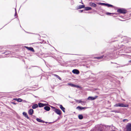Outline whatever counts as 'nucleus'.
<instances>
[{"label": "nucleus", "instance_id": "1", "mask_svg": "<svg viewBox=\"0 0 131 131\" xmlns=\"http://www.w3.org/2000/svg\"><path fill=\"white\" fill-rule=\"evenodd\" d=\"M112 76L115 77V75L111 74L109 73L107 75V78L109 79V80L111 82L115 83V78L113 77Z\"/></svg>", "mask_w": 131, "mask_h": 131}, {"label": "nucleus", "instance_id": "2", "mask_svg": "<svg viewBox=\"0 0 131 131\" xmlns=\"http://www.w3.org/2000/svg\"><path fill=\"white\" fill-rule=\"evenodd\" d=\"M117 12L120 14H126L127 11L125 9L123 8H119L117 10Z\"/></svg>", "mask_w": 131, "mask_h": 131}, {"label": "nucleus", "instance_id": "3", "mask_svg": "<svg viewBox=\"0 0 131 131\" xmlns=\"http://www.w3.org/2000/svg\"><path fill=\"white\" fill-rule=\"evenodd\" d=\"M97 4L100 5L101 6H107L108 7H114V6L113 5L107 3H102L101 2H98L97 3Z\"/></svg>", "mask_w": 131, "mask_h": 131}, {"label": "nucleus", "instance_id": "4", "mask_svg": "<svg viewBox=\"0 0 131 131\" xmlns=\"http://www.w3.org/2000/svg\"><path fill=\"white\" fill-rule=\"evenodd\" d=\"M128 106L127 104H125L123 103H116L114 105V106L115 107H127Z\"/></svg>", "mask_w": 131, "mask_h": 131}, {"label": "nucleus", "instance_id": "5", "mask_svg": "<svg viewBox=\"0 0 131 131\" xmlns=\"http://www.w3.org/2000/svg\"><path fill=\"white\" fill-rule=\"evenodd\" d=\"M95 127L96 129L99 131H104L103 130V128L101 124L96 125L95 126Z\"/></svg>", "mask_w": 131, "mask_h": 131}, {"label": "nucleus", "instance_id": "6", "mask_svg": "<svg viewBox=\"0 0 131 131\" xmlns=\"http://www.w3.org/2000/svg\"><path fill=\"white\" fill-rule=\"evenodd\" d=\"M88 108L87 107H83L80 106H78L76 108V109L78 110L79 111L84 110L85 109Z\"/></svg>", "mask_w": 131, "mask_h": 131}, {"label": "nucleus", "instance_id": "7", "mask_svg": "<svg viewBox=\"0 0 131 131\" xmlns=\"http://www.w3.org/2000/svg\"><path fill=\"white\" fill-rule=\"evenodd\" d=\"M126 131H131V123H128L126 126Z\"/></svg>", "mask_w": 131, "mask_h": 131}, {"label": "nucleus", "instance_id": "8", "mask_svg": "<svg viewBox=\"0 0 131 131\" xmlns=\"http://www.w3.org/2000/svg\"><path fill=\"white\" fill-rule=\"evenodd\" d=\"M54 112L58 115H59V116L61 115L62 114L61 111L59 109H55L54 110Z\"/></svg>", "mask_w": 131, "mask_h": 131}, {"label": "nucleus", "instance_id": "9", "mask_svg": "<svg viewBox=\"0 0 131 131\" xmlns=\"http://www.w3.org/2000/svg\"><path fill=\"white\" fill-rule=\"evenodd\" d=\"M98 97V96L96 95L94 97L89 96L88 97L87 100H94L96 99Z\"/></svg>", "mask_w": 131, "mask_h": 131}, {"label": "nucleus", "instance_id": "10", "mask_svg": "<svg viewBox=\"0 0 131 131\" xmlns=\"http://www.w3.org/2000/svg\"><path fill=\"white\" fill-rule=\"evenodd\" d=\"M72 72L74 74L78 75L80 73L79 71L77 69H74L72 71Z\"/></svg>", "mask_w": 131, "mask_h": 131}, {"label": "nucleus", "instance_id": "11", "mask_svg": "<svg viewBox=\"0 0 131 131\" xmlns=\"http://www.w3.org/2000/svg\"><path fill=\"white\" fill-rule=\"evenodd\" d=\"M47 104L43 103L41 102H39L38 104V107H43L47 105Z\"/></svg>", "mask_w": 131, "mask_h": 131}, {"label": "nucleus", "instance_id": "12", "mask_svg": "<svg viewBox=\"0 0 131 131\" xmlns=\"http://www.w3.org/2000/svg\"><path fill=\"white\" fill-rule=\"evenodd\" d=\"M85 7V5H80L79 6H77L76 7V10H78L82 8H84Z\"/></svg>", "mask_w": 131, "mask_h": 131}, {"label": "nucleus", "instance_id": "13", "mask_svg": "<svg viewBox=\"0 0 131 131\" xmlns=\"http://www.w3.org/2000/svg\"><path fill=\"white\" fill-rule=\"evenodd\" d=\"M25 47L28 50L31 51L32 52H34L35 50L34 48L31 47H28L27 46H25Z\"/></svg>", "mask_w": 131, "mask_h": 131}, {"label": "nucleus", "instance_id": "14", "mask_svg": "<svg viewBox=\"0 0 131 131\" xmlns=\"http://www.w3.org/2000/svg\"><path fill=\"white\" fill-rule=\"evenodd\" d=\"M89 4L90 6L93 7H96L97 6L96 4L92 2H90Z\"/></svg>", "mask_w": 131, "mask_h": 131}, {"label": "nucleus", "instance_id": "15", "mask_svg": "<svg viewBox=\"0 0 131 131\" xmlns=\"http://www.w3.org/2000/svg\"><path fill=\"white\" fill-rule=\"evenodd\" d=\"M58 105H59V106L60 108L63 111V112L64 113H65V108L61 104H59Z\"/></svg>", "mask_w": 131, "mask_h": 131}, {"label": "nucleus", "instance_id": "16", "mask_svg": "<svg viewBox=\"0 0 131 131\" xmlns=\"http://www.w3.org/2000/svg\"><path fill=\"white\" fill-rule=\"evenodd\" d=\"M111 53H107L106 54H104V55H105L106 56V57H104V58H105L106 59L107 58H108L109 57H111Z\"/></svg>", "mask_w": 131, "mask_h": 131}, {"label": "nucleus", "instance_id": "17", "mask_svg": "<svg viewBox=\"0 0 131 131\" xmlns=\"http://www.w3.org/2000/svg\"><path fill=\"white\" fill-rule=\"evenodd\" d=\"M28 113L29 115H32L34 113V110L32 109H30L28 111Z\"/></svg>", "mask_w": 131, "mask_h": 131}, {"label": "nucleus", "instance_id": "18", "mask_svg": "<svg viewBox=\"0 0 131 131\" xmlns=\"http://www.w3.org/2000/svg\"><path fill=\"white\" fill-rule=\"evenodd\" d=\"M23 114L25 117L27 119H29V118L28 117L27 113L25 112H24L23 113Z\"/></svg>", "mask_w": 131, "mask_h": 131}, {"label": "nucleus", "instance_id": "19", "mask_svg": "<svg viewBox=\"0 0 131 131\" xmlns=\"http://www.w3.org/2000/svg\"><path fill=\"white\" fill-rule=\"evenodd\" d=\"M104 57H106V56L105 55H102L101 56L94 57V58L95 59H100L102 58H104Z\"/></svg>", "mask_w": 131, "mask_h": 131}, {"label": "nucleus", "instance_id": "20", "mask_svg": "<svg viewBox=\"0 0 131 131\" xmlns=\"http://www.w3.org/2000/svg\"><path fill=\"white\" fill-rule=\"evenodd\" d=\"M13 100H15V101H17L18 102H22L23 100V99H22L20 98H14L13 99Z\"/></svg>", "mask_w": 131, "mask_h": 131}, {"label": "nucleus", "instance_id": "21", "mask_svg": "<svg viewBox=\"0 0 131 131\" xmlns=\"http://www.w3.org/2000/svg\"><path fill=\"white\" fill-rule=\"evenodd\" d=\"M38 107V105L37 104H34L32 106V108L33 109H36Z\"/></svg>", "mask_w": 131, "mask_h": 131}, {"label": "nucleus", "instance_id": "22", "mask_svg": "<svg viewBox=\"0 0 131 131\" xmlns=\"http://www.w3.org/2000/svg\"><path fill=\"white\" fill-rule=\"evenodd\" d=\"M44 108L45 110L47 111H49L50 109V107L49 106H45V107H44Z\"/></svg>", "mask_w": 131, "mask_h": 131}, {"label": "nucleus", "instance_id": "23", "mask_svg": "<svg viewBox=\"0 0 131 131\" xmlns=\"http://www.w3.org/2000/svg\"><path fill=\"white\" fill-rule=\"evenodd\" d=\"M84 10L86 11H88L92 9V8L91 7H84Z\"/></svg>", "mask_w": 131, "mask_h": 131}, {"label": "nucleus", "instance_id": "24", "mask_svg": "<svg viewBox=\"0 0 131 131\" xmlns=\"http://www.w3.org/2000/svg\"><path fill=\"white\" fill-rule=\"evenodd\" d=\"M36 120L37 121L39 122L44 123L45 122L44 121L38 118H37L36 119Z\"/></svg>", "mask_w": 131, "mask_h": 131}, {"label": "nucleus", "instance_id": "25", "mask_svg": "<svg viewBox=\"0 0 131 131\" xmlns=\"http://www.w3.org/2000/svg\"><path fill=\"white\" fill-rule=\"evenodd\" d=\"M78 117L79 119H82L83 118V116L82 114H79L78 116Z\"/></svg>", "mask_w": 131, "mask_h": 131}, {"label": "nucleus", "instance_id": "26", "mask_svg": "<svg viewBox=\"0 0 131 131\" xmlns=\"http://www.w3.org/2000/svg\"><path fill=\"white\" fill-rule=\"evenodd\" d=\"M74 100L76 102L78 103H81L82 102V100H78L75 99Z\"/></svg>", "mask_w": 131, "mask_h": 131}, {"label": "nucleus", "instance_id": "27", "mask_svg": "<svg viewBox=\"0 0 131 131\" xmlns=\"http://www.w3.org/2000/svg\"><path fill=\"white\" fill-rule=\"evenodd\" d=\"M46 42V41L43 40L42 41L39 42H37L36 43H33L34 44H39V43H45Z\"/></svg>", "mask_w": 131, "mask_h": 131}, {"label": "nucleus", "instance_id": "28", "mask_svg": "<svg viewBox=\"0 0 131 131\" xmlns=\"http://www.w3.org/2000/svg\"><path fill=\"white\" fill-rule=\"evenodd\" d=\"M54 75L55 77L59 79V80H61V78L59 75L56 74H54Z\"/></svg>", "mask_w": 131, "mask_h": 131}, {"label": "nucleus", "instance_id": "29", "mask_svg": "<svg viewBox=\"0 0 131 131\" xmlns=\"http://www.w3.org/2000/svg\"><path fill=\"white\" fill-rule=\"evenodd\" d=\"M73 87L79 88H81V87L80 86L78 85H75L74 84Z\"/></svg>", "mask_w": 131, "mask_h": 131}, {"label": "nucleus", "instance_id": "30", "mask_svg": "<svg viewBox=\"0 0 131 131\" xmlns=\"http://www.w3.org/2000/svg\"><path fill=\"white\" fill-rule=\"evenodd\" d=\"M10 52L9 51H8L5 52L4 53H3V54H4L6 55H7L8 54H10Z\"/></svg>", "mask_w": 131, "mask_h": 131}, {"label": "nucleus", "instance_id": "31", "mask_svg": "<svg viewBox=\"0 0 131 131\" xmlns=\"http://www.w3.org/2000/svg\"><path fill=\"white\" fill-rule=\"evenodd\" d=\"M70 3L71 5H73L75 3L74 1L73 0H71Z\"/></svg>", "mask_w": 131, "mask_h": 131}, {"label": "nucleus", "instance_id": "32", "mask_svg": "<svg viewBox=\"0 0 131 131\" xmlns=\"http://www.w3.org/2000/svg\"><path fill=\"white\" fill-rule=\"evenodd\" d=\"M50 106L51 107V108L52 109L53 111H54V110L55 109H56L55 107H54L53 106H51V105H50Z\"/></svg>", "mask_w": 131, "mask_h": 131}, {"label": "nucleus", "instance_id": "33", "mask_svg": "<svg viewBox=\"0 0 131 131\" xmlns=\"http://www.w3.org/2000/svg\"><path fill=\"white\" fill-rule=\"evenodd\" d=\"M15 13L14 15V16H16V18H17L18 17L17 14V13L16 10V8H15Z\"/></svg>", "mask_w": 131, "mask_h": 131}, {"label": "nucleus", "instance_id": "34", "mask_svg": "<svg viewBox=\"0 0 131 131\" xmlns=\"http://www.w3.org/2000/svg\"><path fill=\"white\" fill-rule=\"evenodd\" d=\"M68 84L71 87H73V86H74V84H73L72 83H68Z\"/></svg>", "mask_w": 131, "mask_h": 131}, {"label": "nucleus", "instance_id": "35", "mask_svg": "<svg viewBox=\"0 0 131 131\" xmlns=\"http://www.w3.org/2000/svg\"><path fill=\"white\" fill-rule=\"evenodd\" d=\"M82 105H85L86 104V102L85 101H82V102L81 103Z\"/></svg>", "mask_w": 131, "mask_h": 131}, {"label": "nucleus", "instance_id": "36", "mask_svg": "<svg viewBox=\"0 0 131 131\" xmlns=\"http://www.w3.org/2000/svg\"><path fill=\"white\" fill-rule=\"evenodd\" d=\"M106 14L107 15H110L111 14H112V13L109 12H106Z\"/></svg>", "mask_w": 131, "mask_h": 131}, {"label": "nucleus", "instance_id": "37", "mask_svg": "<svg viewBox=\"0 0 131 131\" xmlns=\"http://www.w3.org/2000/svg\"><path fill=\"white\" fill-rule=\"evenodd\" d=\"M115 113H119L120 112L118 111H117L116 110H114V112Z\"/></svg>", "mask_w": 131, "mask_h": 131}, {"label": "nucleus", "instance_id": "38", "mask_svg": "<svg viewBox=\"0 0 131 131\" xmlns=\"http://www.w3.org/2000/svg\"><path fill=\"white\" fill-rule=\"evenodd\" d=\"M84 10H78V12L80 13H81L83 12Z\"/></svg>", "mask_w": 131, "mask_h": 131}, {"label": "nucleus", "instance_id": "39", "mask_svg": "<svg viewBox=\"0 0 131 131\" xmlns=\"http://www.w3.org/2000/svg\"><path fill=\"white\" fill-rule=\"evenodd\" d=\"M126 121H128V120L126 119H123V122H125Z\"/></svg>", "mask_w": 131, "mask_h": 131}, {"label": "nucleus", "instance_id": "40", "mask_svg": "<svg viewBox=\"0 0 131 131\" xmlns=\"http://www.w3.org/2000/svg\"><path fill=\"white\" fill-rule=\"evenodd\" d=\"M32 67H38L39 68H40V69H41V70L42 71V70L40 68V67H38V66H32Z\"/></svg>", "mask_w": 131, "mask_h": 131}, {"label": "nucleus", "instance_id": "41", "mask_svg": "<svg viewBox=\"0 0 131 131\" xmlns=\"http://www.w3.org/2000/svg\"><path fill=\"white\" fill-rule=\"evenodd\" d=\"M11 103L13 104L14 105H16V103H15V102H11Z\"/></svg>", "mask_w": 131, "mask_h": 131}, {"label": "nucleus", "instance_id": "42", "mask_svg": "<svg viewBox=\"0 0 131 131\" xmlns=\"http://www.w3.org/2000/svg\"><path fill=\"white\" fill-rule=\"evenodd\" d=\"M118 14L117 13H112V14H116L117 15Z\"/></svg>", "mask_w": 131, "mask_h": 131}, {"label": "nucleus", "instance_id": "43", "mask_svg": "<svg viewBox=\"0 0 131 131\" xmlns=\"http://www.w3.org/2000/svg\"><path fill=\"white\" fill-rule=\"evenodd\" d=\"M127 65H128V64H126L125 65H123L121 67H123L125 66H127Z\"/></svg>", "mask_w": 131, "mask_h": 131}, {"label": "nucleus", "instance_id": "44", "mask_svg": "<svg viewBox=\"0 0 131 131\" xmlns=\"http://www.w3.org/2000/svg\"><path fill=\"white\" fill-rule=\"evenodd\" d=\"M58 120V119H57L54 122H53H53H56V121H57V120ZM52 122H50V123H52Z\"/></svg>", "mask_w": 131, "mask_h": 131}, {"label": "nucleus", "instance_id": "45", "mask_svg": "<svg viewBox=\"0 0 131 131\" xmlns=\"http://www.w3.org/2000/svg\"><path fill=\"white\" fill-rule=\"evenodd\" d=\"M60 116H58V118L57 119L59 120V119H60Z\"/></svg>", "mask_w": 131, "mask_h": 131}, {"label": "nucleus", "instance_id": "46", "mask_svg": "<svg viewBox=\"0 0 131 131\" xmlns=\"http://www.w3.org/2000/svg\"><path fill=\"white\" fill-rule=\"evenodd\" d=\"M117 82L118 84H119L120 83V81H119L117 80Z\"/></svg>", "mask_w": 131, "mask_h": 131}, {"label": "nucleus", "instance_id": "47", "mask_svg": "<svg viewBox=\"0 0 131 131\" xmlns=\"http://www.w3.org/2000/svg\"><path fill=\"white\" fill-rule=\"evenodd\" d=\"M111 112H114V110H111Z\"/></svg>", "mask_w": 131, "mask_h": 131}, {"label": "nucleus", "instance_id": "48", "mask_svg": "<svg viewBox=\"0 0 131 131\" xmlns=\"http://www.w3.org/2000/svg\"><path fill=\"white\" fill-rule=\"evenodd\" d=\"M81 4H83V5H84V4L82 2V0H81Z\"/></svg>", "mask_w": 131, "mask_h": 131}, {"label": "nucleus", "instance_id": "49", "mask_svg": "<svg viewBox=\"0 0 131 131\" xmlns=\"http://www.w3.org/2000/svg\"><path fill=\"white\" fill-rule=\"evenodd\" d=\"M128 62L129 63H131V60H130Z\"/></svg>", "mask_w": 131, "mask_h": 131}, {"label": "nucleus", "instance_id": "50", "mask_svg": "<svg viewBox=\"0 0 131 131\" xmlns=\"http://www.w3.org/2000/svg\"><path fill=\"white\" fill-rule=\"evenodd\" d=\"M118 67V66H117L116 67L117 68H118V67Z\"/></svg>", "mask_w": 131, "mask_h": 131}, {"label": "nucleus", "instance_id": "51", "mask_svg": "<svg viewBox=\"0 0 131 131\" xmlns=\"http://www.w3.org/2000/svg\"><path fill=\"white\" fill-rule=\"evenodd\" d=\"M107 126V127H108H108H111V126Z\"/></svg>", "mask_w": 131, "mask_h": 131}, {"label": "nucleus", "instance_id": "52", "mask_svg": "<svg viewBox=\"0 0 131 131\" xmlns=\"http://www.w3.org/2000/svg\"><path fill=\"white\" fill-rule=\"evenodd\" d=\"M52 89H53L54 88V87H52Z\"/></svg>", "mask_w": 131, "mask_h": 131}, {"label": "nucleus", "instance_id": "53", "mask_svg": "<svg viewBox=\"0 0 131 131\" xmlns=\"http://www.w3.org/2000/svg\"><path fill=\"white\" fill-rule=\"evenodd\" d=\"M123 100V101H125V100H124V99H123V100Z\"/></svg>", "mask_w": 131, "mask_h": 131}, {"label": "nucleus", "instance_id": "54", "mask_svg": "<svg viewBox=\"0 0 131 131\" xmlns=\"http://www.w3.org/2000/svg\"><path fill=\"white\" fill-rule=\"evenodd\" d=\"M89 1H93V0H89Z\"/></svg>", "mask_w": 131, "mask_h": 131}, {"label": "nucleus", "instance_id": "55", "mask_svg": "<svg viewBox=\"0 0 131 131\" xmlns=\"http://www.w3.org/2000/svg\"><path fill=\"white\" fill-rule=\"evenodd\" d=\"M37 34L39 36H40L38 34Z\"/></svg>", "mask_w": 131, "mask_h": 131}, {"label": "nucleus", "instance_id": "56", "mask_svg": "<svg viewBox=\"0 0 131 131\" xmlns=\"http://www.w3.org/2000/svg\"><path fill=\"white\" fill-rule=\"evenodd\" d=\"M123 78H123V77H122V79Z\"/></svg>", "mask_w": 131, "mask_h": 131}, {"label": "nucleus", "instance_id": "57", "mask_svg": "<svg viewBox=\"0 0 131 131\" xmlns=\"http://www.w3.org/2000/svg\"><path fill=\"white\" fill-rule=\"evenodd\" d=\"M35 97H37V96H35Z\"/></svg>", "mask_w": 131, "mask_h": 131}, {"label": "nucleus", "instance_id": "58", "mask_svg": "<svg viewBox=\"0 0 131 131\" xmlns=\"http://www.w3.org/2000/svg\"><path fill=\"white\" fill-rule=\"evenodd\" d=\"M25 32H27V33H28V32H26V31H25Z\"/></svg>", "mask_w": 131, "mask_h": 131}, {"label": "nucleus", "instance_id": "59", "mask_svg": "<svg viewBox=\"0 0 131 131\" xmlns=\"http://www.w3.org/2000/svg\"><path fill=\"white\" fill-rule=\"evenodd\" d=\"M114 17H116V16H114Z\"/></svg>", "mask_w": 131, "mask_h": 131}, {"label": "nucleus", "instance_id": "60", "mask_svg": "<svg viewBox=\"0 0 131 131\" xmlns=\"http://www.w3.org/2000/svg\"><path fill=\"white\" fill-rule=\"evenodd\" d=\"M20 27H21V26L20 25Z\"/></svg>", "mask_w": 131, "mask_h": 131}, {"label": "nucleus", "instance_id": "61", "mask_svg": "<svg viewBox=\"0 0 131 131\" xmlns=\"http://www.w3.org/2000/svg\"><path fill=\"white\" fill-rule=\"evenodd\" d=\"M36 54H38V53H37Z\"/></svg>", "mask_w": 131, "mask_h": 131}]
</instances>
